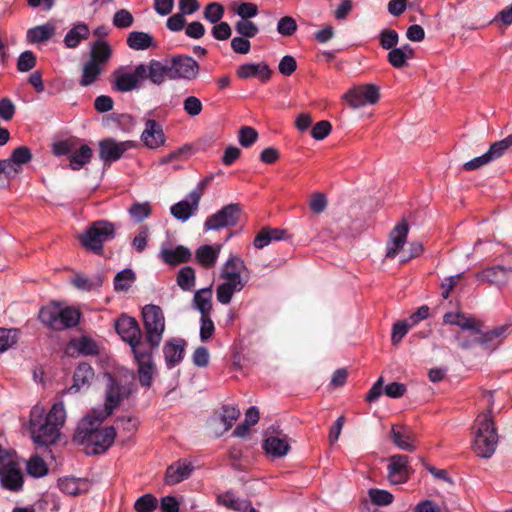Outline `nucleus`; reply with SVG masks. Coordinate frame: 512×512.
<instances>
[{
  "mask_svg": "<svg viewBox=\"0 0 512 512\" xmlns=\"http://www.w3.org/2000/svg\"><path fill=\"white\" fill-rule=\"evenodd\" d=\"M398 33L392 29H384L379 35L380 45L383 49L392 50L398 43Z\"/></svg>",
  "mask_w": 512,
  "mask_h": 512,
  "instance_id": "nucleus-56",
  "label": "nucleus"
},
{
  "mask_svg": "<svg viewBox=\"0 0 512 512\" xmlns=\"http://www.w3.org/2000/svg\"><path fill=\"white\" fill-rule=\"evenodd\" d=\"M235 13L241 19H248L255 17L258 14V7L256 4L251 2H242L235 8Z\"/></svg>",
  "mask_w": 512,
  "mask_h": 512,
  "instance_id": "nucleus-64",
  "label": "nucleus"
},
{
  "mask_svg": "<svg viewBox=\"0 0 512 512\" xmlns=\"http://www.w3.org/2000/svg\"><path fill=\"white\" fill-rule=\"evenodd\" d=\"M116 227L107 220H98L93 223L79 236L81 245L94 254L101 255L105 242L115 237Z\"/></svg>",
  "mask_w": 512,
  "mask_h": 512,
  "instance_id": "nucleus-5",
  "label": "nucleus"
},
{
  "mask_svg": "<svg viewBox=\"0 0 512 512\" xmlns=\"http://www.w3.org/2000/svg\"><path fill=\"white\" fill-rule=\"evenodd\" d=\"M129 215L131 218L140 223L148 218L152 212V208L149 202H135L128 209Z\"/></svg>",
  "mask_w": 512,
  "mask_h": 512,
  "instance_id": "nucleus-46",
  "label": "nucleus"
},
{
  "mask_svg": "<svg viewBox=\"0 0 512 512\" xmlns=\"http://www.w3.org/2000/svg\"><path fill=\"white\" fill-rule=\"evenodd\" d=\"M115 330L121 339L129 344L132 352L146 346L141 329L135 318L127 315L120 316L115 321Z\"/></svg>",
  "mask_w": 512,
  "mask_h": 512,
  "instance_id": "nucleus-9",
  "label": "nucleus"
},
{
  "mask_svg": "<svg viewBox=\"0 0 512 512\" xmlns=\"http://www.w3.org/2000/svg\"><path fill=\"white\" fill-rule=\"evenodd\" d=\"M36 63L37 58L35 54L30 50H26L17 59V69L19 72H28L36 66Z\"/></svg>",
  "mask_w": 512,
  "mask_h": 512,
  "instance_id": "nucleus-53",
  "label": "nucleus"
},
{
  "mask_svg": "<svg viewBox=\"0 0 512 512\" xmlns=\"http://www.w3.org/2000/svg\"><path fill=\"white\" fill-rule=\"evenodd\" d=\"M144 324V342L146 347L157 349L165 331V316L161 307L147 304L142 308Z\"/></svg>",
  "mask_w": 512,
  "mask_h": 512,
  "instance_id": "nucleus-4",
  "label": "nucleus"
},
{
  "mask_svg": "<svg viewBox=\"0 0 512 512\" xmlns=\"http://www.w3.org/2000/svg\"><path fill=\"white\" fill-rule=\"evenodd\" d=\"M112 88L118 92H130L140 87L143 81L138 75L137 66L134 71H128L127 67L121 66L112 74Z\"/></svg>",
  "mask_w": 512,
  "mask_h": 512,
  "instance_id": "nucleus-15",
  "label": "nucleus"
},
{
  "mask_svg": "<svg viewBox=\"0 0 512 512\" xmlns=\"http://www.w3.org/2000/svg\"><path fill=\"white\" fill-rule=\"evenodd\" d=\"M111 56L112 47L106 40L97 39L90 47L89 60L94 61V63H97L102 67H105Z\"/></svg>",
  "mask_w": 512,
  "mask_h": 512,
  "instance_id": "nucleus-32",
  "label": "nucleus"
},
{
  "mask_svg": "<svg viewBox=\"0 0 512 512\" xmlns=\"http://www.w3.org/2000/svg\"><path fill=\"white\" fill-rule=\"evenodd\" d=\"M224 15V8L221 4L213 2L205 7L204 18L210 23H218Z\"/></svg>",
  "mask_w": 512,
  "mask_h": 512,
  "instance_id": "nucleus-55",
  "label": "nucleus"
},
{
  "mask_svg": "<svg viewBox=\"0 0 512 512\" xmlns=\"http://www.w3.org/2000/svg\"><path fill=\"white\" fill-rule=\"evenodd\" d=\"M369 496L371 501L379 506L389 505L393 502L394 499L390 492L381 489H370Z\"/></svg>",
  "mask_w": 512,
  "mask_h": 512,
  "instance_id": "nucleus-59",
  "label": "nucleus"
},
{
  "mask_svg": "<svg viewBox=\"0 0 512 512\" xmlns=\"http://www.w3.org/2000/svg\"><path fill=\"white\" fill-rule=\"evenodd\" d=\"M11 161L18 167L21 165L27 164L32 159L31 150L26 146H20L13 150L11 156Z\"/></svg>",
  "mask_w": 512,
  "mask_h": 512,
  "instance_id": "nucleus-57",
  "label": "nucleus"
},
{
  "mask_svg": "<svg viewBox=\"0 0 512 512\" xmlns=\"http://www.w3.org/2000/svg\"><path fill=\"white\" fill-rule=\"evenodd\" d=\"M409 458L405 455H393L388 464V479L392 484L405 483L409 478Z\"/></svg>",
  "mask_w": 512,
  "mask_h": 512,
  "instance_id": "nucleus-19",
  "label": "nucleus"
},
{
  "mask_svg": "<svg viewBox=\"0 0 512 512\" xmlns=\"http://www.w3.org/2000/svg\"><path fill=\"white\" fill-rule=\"evenodd\" d=\"M92 155V149L86 144L82 145L78 150L70 154V168L72 170H80L90 162Z\"/></svg>",
  "mask_w": 512,
  "mask_h": 512,
  "instance_id": "nucleus-42",
  "label": "nucleus"
},
{
  "mask_svg": "<svg viewBox=\"0 0 512 512\" xmlns=\"http://www.w3.org/2000/svg\"><path fill=\"white\" fill-rule=\"evenodd\" d=\"M235 31L245 38H254L259 33L258 26L248 19H240L234 25Z\"/></svg>",
  "mask_w": 512,
  "mask_h": 512,
  "instance_id": "nucleus-50",
  "label": "nucleus"
},
{
  "mask_svg": "<svg viewBox=\"0 0 512 512\" xmlns=\"http://www.w3.org/2000/svg\"><path fill=\"white\" fill-rule=\"evenodd\" d=\"M511 269L503 265H494L483 269L477 274V279L487 281L498 287L506 285L510 279Z\"/></svg>",
  "mask_w": 512,
  "mask_h": 512,
  "instance_id": "nucleus-22",
  "label": "nucleus"
},
{
  "mask_svg": "<svg viewBox=\"0 0 512 512\" xmlns=\"http://www.w3.org/2000/svg\"><path fill=\"white\" fill-rule=\"evenodd\" d=\"M135 280L136 274L132 269H123L114 277V289L117 292H125L132 286Z\"/></svg>",
  "mask_w": 512,
  "mask_h": 512,
  "instance_id": "nucleus-43",
  "label": "nucleus"
},
{
  "mask_svg": "<svg viewBox=\"0 0 512 512\" xmlns=\"http://www.w3.org/2000/svg\"><path fill=\"white\" fill-rule=\"evenodd\" d=\"M104 67L100 66L94 61H86L82 67V73L79 80V85L82 87H88L94 84L103 73Z\"/></svg>",
  "mask_w": 512,
  "mask_h": 512,
  "instance_id": "nucleus-38",
  "label": "nucleus"
},
{
  "mask_svg": "<svg viewBox=\"0 0 512 512\" xmlns=\"http://www.w3.org/2000/svg\"><path fill=\"white\" fill-rule=\"evenodd\" d=\"M73 285L83 291H91L92 289L98 288L102 281L99 277L95 280H91L83 275H76L72 280Z\"/></svg>",
  "mask_w": 512,
  "mask_h": 512,
  "instance_id": "nucleus-58",
  "label": "nucleus"
},
{
  "mask_svg": "<svg viewBox=\"0 0 512 512\" xmlns=\"http://www.w3.org/2000/svg\"><path fill=\"white\" fill-rule=\"evenodd\" d=\"M390 437L392 442L401 450L413 452L416 449L415 435L407 427L392 426Z\"/></svg>",
  "mask_w": 512,
  "mask_h": 512,
  "instance_id": "nucleus-25",
  "label": "nucleus"
},
{
  "mask_svg": "<svg viewBox=\"0 0 512 512\" xmlns=\"http://www.w3.org/2000/svg\"><path fill=\"white\" fill-rule=\"evenodd\" d=\"M127 45L129 48L140 51L156 47V43L152 35L142 31H132L127 36Z\"/></svg>",
  "mask_w": 512,
  "mask_h": 512,
  "instance_id": "nucleus-37",
  "label": "nucleus"
},
{
  "mask_svg": "<svg viewBox=\"0 0 512 512\" xmlns=\"http://www.w3.org/2000/svg\"><path fill=\"white\" fill-rule=\"evenodd\" d=\"M0 481L4 488L19 491L23 486V475L16 460L7 468L0 470Z\"/></svg>",
  "mask_w": 512,
  "mask_h": 512,
  "instance_id": "nucleus-23",
  "label": "nucleus"
},
{
  "mask_svg": "<svg viewBox=\"0 0 512 512\" xmlns=\"http://www.w3.org/2000/svg\"><path fill=\"white\" fill-rule=\"evenodd\" d=\"M413 327L408 320L396 322L392 328L391 341L394 345L401 342L408 330Z\"/></svg>",
  "mask_w": 512,
  "mask_h": 512,
  "instance_id": "nucleus-63",
  "label": "nucleus"
},
{
  "mask_svg": "<svg viewBox=\"0 0 512 512\" xmlns=\"http://www.w3.org/2000/svg\"><path fill=\"white\" fill-rule=\"evenodd\" d=\"M193 307L201 313V316L209 315L212 310V289L202 288L194 293Z\"/></svg>",
  "mask_w": 512,
  "mask_h": 512,
  "instance_id": "nucleus-39",
  "label": "nucleus"
},
{
  "mask_svg": "<svg viewBox=\"0 0 512 512\" xmlns=\"http://www.w3.org/2000/svg\"><path fill=\"white\" fill-rule=\"evenodd\" d=\"M141 141L149 149H157L165 144L166 136L162 125L154 119L145 122V128L141 134Z\"/></svg>",
  "mask_w": 512,
  "mask_h": 512,
  "instance_id": "nucleus-18",
  "label": "nucleus"
},
{
  "mask_svg": "<svg viewBox=\"0 0 512 512\" xmlns=\"http://www.w3.org/2000/svg\"><path fill=\"white\" fill-rule=\"evenodd\" d=\"M39 319L50 329L64 330L76 326L79 322L80 314L74 308H63L58 304H50L40 310Z\"/></svg>",
  "mask_w": 512,
  "mask_h": 512,
  "instance_id": "nucleus-6",
  "label": "nucleus"
},
{
  "mask_svg": "<svg viewBox=\"0 0 512 512\" xmlns=\"http://www.w3.org/2000/svg\"><path fill=\"white\" fill-rule=\"evenodd\" d=\"M56 32V28L52 23L38 25L27 31V40L33 44H40L50 40Z\"/></svg>",
  "mask_w": 512,
  "mask_h": 512,
  "instance_id": "nucleus-35",
  "label": "nucleus"
},
{
  "mask_svg": "<svg viewBox=\"0 0 512 512\" xmlns=\"http://www.w3.org/2000/svg\"><path fill=\"white\" fill-rule=\"evenodd\" d=\"M239 415L240 411L236 407L229 405L223 406L220 419L225 426V430H228L233 426Z\"/></svg>",
  "mask_w": 512,
  "mask_h": 512,
  "instance_id": "nucleus-60",
  "label": "nucleus"
},
{
  "mask_svg": "<svg viewBox=\"0 0 512 512\" xmlns=\"http://www.w3.org/2000/svg\"><path fill=\"white\" fill-rule=\"evenodd\" d=\"M297 30V23L290 16L282 17L277 24V32L283 36H291Z\"/></svg>",
  "mask_w": 512,
  "mask_h": 512,
  "instance_id": "nucleus-62",
  "label": "nucleus"
},
{
  "mask_svg": "<svg viewBox=\"0 0 512 512\" xmlns=\"http://www.w3.org/2000/svg\"><path fill=\"white\" fill-rule=\"evenodd\" d=\"M221 249L222 244L202 245L196 249L195 259L201 266L211 268L216 264Z\"/></svg>",
  "mask_w": 512,
  "mask_h": 512,
  "instance_id": "nucleus-28",
  "label": "nucleus"
},
{
  "mask_svg": "<svg viewBox=\"0 0 512 512\" xmlns=\"http://www.w3.org/2000/svg\"><path fill=\"white\" fill-rule=\"evenodd\" d=\"M158 258L169 266H177L188 263L192 259L191 250L183 245L172 247L169 242H163L160 246Z\"/></svg>",
  "mask_w": 512,
  "mask_h": 512,
  "instance_id": "nucleus-16",
  "label": "nucleus"
},
{
  "mask_svg": "<svg viewBox=\"0 0 512 512\" xmlns=\"http://www.w3.org/2000/svg\"><path fill=\"white\" fill-rule=\"evenodd\" d=\"M136 142L116 141L113 138H105L99 142V157L104 164L118 161L126 151L135 148Z\"/></svg>",
  "mask_w": 512,
  "mask_h": 512,
  "instance_id": "nucleus-13",
  "label": "nucleus"
},
{
  "mask_svg": "<svg viewBox=\"0 0 512 512\" xmlns=\"http://www.w3.org/2000/svg\"><path fill=\"white\" fill-rule=\"evenodd\" d=\"M286 231L279 228H262L255 236L253 245L256 249H263L273 241H279L285 238Z\"/></svg>",
  "mask_w": 512,
  "mask_h": 512,
  "instance_id": "nucleus-31",
  "label": "nucleus"
},
{
  "mask_svg": "<svg viewBox=\"0 0 512 512\" xmlns=\"http://www.w3.org/2000/svg\"><path fill=\"white\" fill-rule=\"evenodd\" d=\"M94 378V370L88 363H80L73 376V385L67 389V393H77L81 388L88 387Z\"/></svg>",
  "mask_w": 512,
  "mask_h": 512,
  "instance_id": "nucleus-27",
  "label": "nucleus"
},
{
  "mask_svg": "<svg viewBox=\"0 0 512 512\" xmlns=\"http://www.w3.org/2000/svg\"><path fill=\"white\" fill-rule=\"evenodd\" d=\"M19 337L18 329L0 328V353L16 344Z\"/></svg>",
  "mask_w": 512,
  "mask_h": 512,
  "instance_id": "nucleus-51",
  "label": "nucleus"
},
{
  "mask_svg": "<svg viewBox=\"0 0 512 512\" xmlns=\"http://www.w3.org/2000/svg\"><path fill=\"white\" fill-rule=\"evenodd\" d=\"M150 347L136 349L133 353L134 360L137 363V374L141 386L149 388L153 382V376L156 374V365L153 359V351Z\"/></svg>",
  "mask_w": 512,
  "mask_h": 512,
  "instance_id": "nucleus-11",
  "label": "nucleus"
},
{
  "mask_svg": "<svg viewBox=\"0 0 512 512\" xmlns=\"http://www.w3.org/2000/svg\"><path fill=\"white\" fill-rule=\"evenodd\" d=\"M344 99L353 109L363 107L367 104L373 105L380 98L379 88L374 84H364L349 89L344 94Z\"/></svg>",
  "mask_w": 512,
  "mask_h": 512,
  "instance_id": "nucleus-12",
  "label": "nucleus"
},
{
  "mask_svg": "<svg viewBox=\"0 0 512 512\" xmlns=\"http://www.w3.org/2000/svg\"><path fill=\"white\" fill-rule=\"evenodd\" d=\"M131 392V384H121L114 378L109 377L104 407L93 409L92 412L94 414H100L101 418L109 417L120 403L130 396Z\"/></svg>",
  "mask_w": 512,
  "mask_h": 512,
  "instance_id": "nucleus-7",
  "label": "nucleus"
},
{
  "mask_svg": "<svg viewBox=\"0 0 512 512\" xmlns=\"http://www.w3.org/2000/svg\"><path fill=\"white\" fill-rule=\"evenodd\" d=\"M414 57V49L409 44H404L401 47L393 48L388 53L389 63L397 69L403 68L407 64V60Z\"/></svg>",
  "mask_w": 512,
  "mask_h": 512,
  "instance_id": "nucleus-36",
  "label": "nucleus"
},
{
  "mask_svg": "<svg viewBox=\"0 0 512 512\" xmlns=\"http://www.w3.org/2000/svg\"><path fill=\"white\" fill-rule=\"evenodd\" d=\"M199 203V200L187 197V199L181 200L172 205L170 212L177 220L185 222L196 213L199 207Z\"/></svg>",
  "mask_w": 512,
  "mask_h": 512,
  "instance_id": "nucleus-30",
  "label": "nucleus"
},
{
  "mask_svg": "<svg viewBox=\"0 0 512 512\" xmlns=\"http://www.w3.org/2000/svg\"><path fill=\"white\" fill-rule=\"evenodd\" d=\"M263 448L267 454L275 458H280L287 455L290 450V445L286 436L283 438L270 436L264 441Z\"/></svg>",
  "mask_w": 512,
  "mask_h": 512,
  "instance_id": "nucleus-33",
  "label": "nucleus"
},
{
  "mask_svg": "<svg viewBox=\"0 0 512 512\" xmlns=\"http://www.w3.org/2000/svg\"><path fill=\"white\" fill-rule=\"evenodd\" d=\"M27 472L33 477L40 478L48 473V467L39 455H34L27 462Z\"/></svg>",
  "mask_w": 512,
  "mask_h": 512,
  "instance_id": "nucleus-47",
  "label": "nucleus"
},
{
  "mask_svg": "<svg viewBox=\"0 0 512 512\" xmlns=\"http://www.w3.org/2000/svg\"><path fill=\"white\" fill-rule=\"evenodd\" d=\"M90 35V29L84 22H77L73 27L68 30L64 37V45L69 49L77 48L80 43L88 39Z\"/></svg>",
  "mask_w": 512,
  "mask_h": 512,
  "instance_id": "nucleus-29",
  "label": "nucleus"
},
{
  "mask_svg": "<svg viewBox=\"0 0 512 512\" xmlns=\"http://www.w3.org/2000/svg\"><path fill=\"white\" fill-rule=\"evenodd\" d=\"M89 483L85 479L64 477L58 480L59 489L68 495L76 496L88 490Z\"/></svg>",
  "mask_w": 512,
  "mask_h": 512,
  "instance_id": "nucleus-34",
  "label": "nucleus"
},
{
  "mask_svg": "<svg viewBox=\"0 0 512 512\" xmlns=\"http://www.w3.org/2000/svg\"><path fill=\"white\" fill-rule=\"evenodd\" d=\"M258 139V132L250 126H243L238 132V141L242 147L252 146Z\"/></svg>",
  "mask_w": 512,
  "mask_h": 512,
  "instance_id": "nucleus-54",
  "label": "nucleus"
},
{
  "mask_svg": "<svg viewBox=\"0 0 512 512\" xmlns=\"http://www.w3.org/2000/svg\"><path fill=\"white\" fill-rule=\"evenodd\" d=\"M512 146V135L493 143L487 151L491 161H495L502 157Z\"/></svg>",
  "mask_w": 512,
  "mask_h": 512,
  "instance_id": "nucleus-48",
  "label": "nucleus"
},
{
  "mask_svg": "<svg viewBox=\"0 0 512 512\" xmlns=\"http://www.w3.org/2000/svg\"><path fill=\"white\" fill-rule=\"evenodd\" d=\"M236 74L239 78L248 79L259 77L262 82H266L271 77V70L265 63H245L238 67Z\"/></svg>",
  "mask_w": 512,
  "mask_h": 512,
  "instance_id": "nucleus-26",
  "label": "nucleus"
},
{
  "mask_svg": "<svg viewBox=\"0 0 512 512\" xmlns=\"http://www.w3.org/2000/svg\"><path fill=\"white\" fill-rule=\"evenodd\" d=\"M242 212V208L238 203H231L209 216L205 223V230L218 231L223 228L235 226Z\"/></svg>",
  "mask_w": 512,
  "mask_h": 512,
  "instance_id": "nucleus-10",
  "label": "nucleus"
},
{
  "mask_svg": "<svg viewBox=\"0 0 512 512\" xmlns=\"http://www.w3.org/2000/svg\"><path fill=\"white\" fill-rule=\"evenodd\" d=\"M196 275L195 270L191 266L182 267L176 277L177 285L183 291H190L195 286Z\"/></svg>",
  "mask_w": 512,
  "mask_h": 512,
  "instance_id": "nucleus-44",
  "label": "nucleus"
},
{
  "mask_svg": "<svg viewBox=\"0 0 512 512\" xmlns=\"http://www.w3.org/2000/svg\"><path fill=\"white\" fill-rule=\"evenodd\" d=\"M65 419L66 410L62 401L56 402L49 412L40 404L34 405L30 411L28 426L33 442L37 446L56 443Z\"/></svg>",
  "mask_w": 512,
  "mask_h": 512,
  "instance_id": "nucleus-1",
  "label": "nucleus"
},
{
  "mask_svg": "<svg viewBox=\"0 0 512 512\" xmlns=\"http://www.w3.org/2000/svg\"><path fill=\"white\" fill-rule=\"evenodd\" d=\"M244 283H232L223 281L216 289L217 301L221 304L227 305L231 302L234 293L240 292L244 288Z\"/></svg>",
  "mask_w": 512,
  "mask_h": 512,
  "instance_id": "nucleus-41",
  "label": "nucleus"
},
{
  "mask_svg": "<svg viewBox=\"0 0 512 512\" xmlns=\"http://www.w3.org/2000/svg\"><path fill=\"white\" fill-rule=\"evenodd\" d=\"M158 507V500L152 494H144L134 503L136 512H154Z\"/></svg>",
  "mask_w": 512,
  "mask_h": 512,
  "instance_id": "nucleus-49",
  "label": "nucleus"
},
{
  "mask_svg": "<svg viewBox=\"0 0 512 512\" xmlns=\"http://www.w3.org/2000/svg\"><path fill=\"white\" fill-rule=\"evenodd\" d=\"M409 226L405 220L398 223L390 232L389 241L386 248V257L395 258L399 251L404 247Z\"/></svg>",
  "mask_w": 512,
  "mask_h": 512,
  "instance_id": "nucleus-20",
  "label": "nucleus"
},
{
  "mask_svg": "<svg viewBox=\"0 0 512 512\" xmlns=\"http://www.w3.org/2000/svg\"><path fill=\"white\" fill-rule=\"evenodd\" d=\"M249 500L240 499L235 496V494L231 491H226L217 496V503L226 507L227 509L243 512L247 509Z\"/></svg>",
  "mask_w": 512,
  "mask_h": 512,
  "instance_id": "nucleus-40",
  "label": "nucleus"
},
{
  "mask_svg": "<svg viewBox=\"0 0 512 512\" xmlns=\"http://www.w3.org/2000/svg\"><path fill=\"white\" fill-rule=\"evenodd\" d=\"M106 418L93 412L87 414L79 422L73 435V442L79 445L86 444L91 448L92 454L104 453L114 442L116 430L113 426L100 429Z\"/></svg>",
  "mask_w": 512,
  "mask_h": 512,
  "instance_id": "nucleus-2",
  "label": "nucleus"
},
{
  "mask_svg": "<svg viewBox=\"0 0 512 512\" xmlns=\"http://www.w3.org/2000/svg\"><path fill=\"white\" fill-rule=\"evenodd\" d=\"M71 344L80 354L83 355H96L99 352L97 343L87 336L75 339Z\"/></svg>",
  "mask_w": 512,
  "mask_h": 512,
  "instance_id": "nucleus-45",
  "label": "nucleus"
},
{
  "mask_svg": "<svg viewBox=\"0 0 512 512\" xmlns=\"http://www.w3.org/2000/svg\"><path fill=\"white\" fill-rule=\"evenodd\" d=\"M244 270H247L244 261L238 256H230L223 264L220 276L224 281L244 283L245 286L247 281L241 277Z\"/></svg>",
  "mask_w": 512,
  "mask_h": 512,
  "instance_id": "nucleus-21",
  "label": "nucleus"
},
{
  "mask_svg": "<svg viewBox=\"0 0 512 512\" xmlns=\"http://www.w3.org/2000/svg\"><path fill=\"white\" fill-rule=\"evenodd\" d=\"M184 111L191 117L198 116L203 110L201 100L196 96H188L183 102Z\"/></svg>",
  "mask_w": 512,
  "mask_h": 512,
  "instance_id": "nucleus-61",
  "label": "nucleus"
},
{
  "mask_svg": "<svg viewBox=\"0 0 512 512\" xmlns=\"http://www.w3.org/2000/svg\"><path fill=\"white\" fill-rule=\"evenodd\" d=\"M137 72L143 81L149 80L157 86L162 85L166 79H169L170 74L168 61L156 59L150 60L147 64L137 65Z\"/></svg>",
  "mask_w": 512,
  "mask_h": 512,
  "instance_id": "nucleus-14",
  "label": "nucleus"
},
{
  "mask_svg": "<svg viewBox=\"0 0 512 512\" xmlns=\"http://www.w3.org/2000/svg\"><path fill=\"white\" fill-rule=\"evenodd\" d=\"M473 450L482 458H490L498 443V435L489 411L477 416L473 426Z\"/></svg>",
  "mask_w": 512,
  "mask_h": 512,
  "instance_id": "nucleus-3",
  "label": "nucleus"
},
{
  "mask_svg": "<svg viewBox=\"0 0 512 512\" xmlns=\"http://www.w3.org/2000/svg\"><path fill=\"white\" fill-rule=\"evenodd\" d=\"M193 466L186 460H179L170 465L165 474V482L168 485H175L190 477Z\"/></svg>",
  "mask_w": 512,
  "mask_h": 512,
  "instance_id": "nucleus-24",
  "label": "nucleus"
},
{
  "mask_svg": "<svg viewBox=\"0 0 512 512\" xmlns=\"http://www.w3.org/2000/svg\"><path fill=\"white\" fill-rule=\"evenodd\" d=\"M112 23L118 29H126L133 25L134 17L129 10L120 9L114 13Z\"/></svg>",
  "mask_w": 512,
  "mask_h": 512,
  "instance_id": "nucleus-52",
  "label": "nucleus"
},
{
  "mask_svg": "<svg viewBox=\"0 0 512 512\" xmlns=\"http://www.w3.org/2000/svg\"><path fill=\"white\" fill-rule=\"evenodd\" d=\"M186 341L182 338L174 337L167 340L162 348L165 364L168 369H173L184 359Z\"/></svg>",
  "mask_w": 512,
  "mask_h": 512,
  "instance_id": "nucleus-17",
  "label": "nucleus"
},
{
  "mask_svg": "<svg viewBox=\"0 0 512 512\" xmlns=\"http://www.w3.org/2000/svg\"><path fill=\"white\" fill-rule=\"evenodd\" d=\"M169 80L194 81L198 75L200 66L198 62L188 55H176L169 61Z\"/></svg>",
  "mask_w": 512,
  "mask_h": 512,
  "instance_id": "nucleus-8",
  "label": "nucleus"
}]
</instances>
